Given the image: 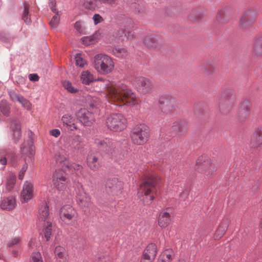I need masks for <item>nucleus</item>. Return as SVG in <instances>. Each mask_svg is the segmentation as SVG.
I'll return each instance as SVG.
<instances>
[{
    "instance_id": "f257e3e1",
    "label": "nucleus",
    "mask_w": 262,
    "mask_h": 262,
    "mask_svg": "<svg viewBox=\"0 0 262 262\" xmlns=\"http://www.w3.org/2000/svg\"><path fill=\"white\" fill-rule=\"evenodd\" d=\"M105 83L103 86L105 89L104 97L108 101L111 99L113 101H124L126 98H133L134 95L132 91L125 85L121 86L115 85L108 81H103Z\"/></svg>"
},
{
    "instance_id": "f03ea898",
    "label": "nucleus",
    "mask_w": 262,
    "mask_h": 262,
    "mask_svg": "<svg viewBox=\"0 0 262 262\" xmlns=\"http://www.w3.org/2000/svg\"><path fill=\"white\" fill-rule=\"evenodd\" d=\"M94 65L95 70L98 73L103 75L112 73L115 67L112 58L103 54H99L95 56Z\"/></svg>"
},
{
    "instance_id": "7ed1b4c3",
    "label": "nucleus",
    "mask_w": 262,
    "mask_h": 262,
    "mask_svg": "<svg viewBox=\"0 0 262 262\" xmlns=\"http://www.w3.org/2000/svg\"><path fill=\"white\" fill-rule=\"evenodd\" d=\"M127 119L120 113H112L105 119V124L111 131L119 132L123 130L127 126Z\"/></svg>"
},
{
    "instance_id": "20e7f679",
    "label": "nucleus",
    "mask_w": 262,
    "mask_h": 262,
    "mask_svg": "<svg viewBox=\"0 0 262 262\" xmlns=\"http://www.w3.org/2000/svg\"><path fill=\"white\" fill-rule=\"evenodd\" d=\"M132 141L134 144L142 145L148 141L149 136V130L144 124H139L135 126L130 132Z\"/></svg>"
},
{
    "instance_id": "39448f33",
    "label": "nucleus",
    "mask_w": 262,
    "mask_h": 262,
    "mask_svg": "<svg viewBox=\"0 0 262 262\" xmlns=\"http://www.w3.org/2000/svg\"><path fill=\"white\" fill-rule=\"evenodd\" d=\"M20 149L26 162V163L23 166L18 175L19 179L22 180L28 168V164L27 163L32 161L35 154V147L33 144L32 141L31 140H28L23 144Z\"/></svg>"
},
{
    "instance_id": "423d86ee",
    "label": "nucleus",
    "mask_w": 262,
    "mask_h": 262,
    "mask_svg": "<svg viewBox=\"0 0 262 262\" xmlns=\"http://www.w3.org/2000/svg\"><path fill=\"white\" fill-rule=\"evenodd\" d=\"M196 166L198 170H201L208 177L213 176L217 169L216 165L206 156H201L198 158Z\"/></svg>"
},
{
    "instance_id": "0eeeda50",
    "label": "nucleus",
    "mask_w": 262,
    "mask_h": 262,
    "mask_svg": "<svg viewBox=\"0 0 262 262\" xmlns=\"http://www.w3.org/2000/svg\"><path fill=\"white\" fill-rule=\"evenodd\" d=\"M160 180V178L155 173L147 174L144 182L141 185L139 193L146 196L153 193L156 190V185Z\"/></svg>"
},
{
    "instance_id": "6e6552de",
    "label": "nucleus",
    "mask_w": 262,
    "mask_h": 262,
    "mask_svg": "<svg viewBox=\"0 0 262 262\" xmlns=\"http://www.w3.org/2000/svg\"><path fill=\"white\" fill-rule=\"evenodd\" d=\"M96 146L106 154L113 156L116 151V143L109 138L97 137L94 139Z\"/></svg>"
},
{
    "instance_id": "1a4fd4ad",
    "label": "nucleus",
    "mask_w": 262,
    "mask_h": 262,
    "mask_svg": "<svg viewBox=\"0 0 262 262\" xmlns=\"http://www.w3.org/2000/svg\"><path fill=\"white\" fill-rule=\"evenodd\" d=\"M123 183L117 178L108 179L105 184L106 193L114 196H119L122 192Z\"/></svg>"
},
{
    "instance_id": "9d476101",
    "label": "nucleus",
    "mask_w": 262,
    "mask_h": 262,
    "mask_svg": "<svg viewBox=\"0 0 262 262\" xmlns=\"http://www.w3.org/2000/svg\"><path fill=\"white\" fill-rule=\"evenodd\" d=\"M160 108L165 114L170 113L177 106V102L175 98L169 95H164L160 97L159 100Z\"/></svg>"
},
{
    "instance_id": "9b49d317",
    "label": "nucleus",
    "mask_w": 262,
    "mask_h": 262,
    "mask_svg": "<svg viewBox=\"0 0 262 262\" xmlns=\"http://www.w3.org/2000/svg\"><path fill=\"white\" fill-rule=\"evenodd\" d=\"M77 119L84 126H91L95 119L93 113L85 108H81L75 113Z\"/></svg>"
},
{
    "instance_id": "f8f14e48",
    "label": "nucleus",
    "mask_w": 262,
    "mask_h": 262,
    "mask_svg": "<svg viewBox=\"0 0 262 262\" xmlns=\"http://www.w3.org/2000/svg\"><path fill=\"white\" fill-rule=\"evenodd\" d=\"M68 182L67 174L63 169H58L55 171L53 177V182L57 189L63 190Z\"/></svg>"
},
{
    "instance_id": "ddd939ff",
    "label": "nucleus",
    "mask_w": 262,
    "mask_h": 262,
    "mask_svg": "<svg viewBox=\"0 0 262 262\" xmlns=\"http://www.w3.org/2000/svg\"><path fill=\"white\" fill-rule=\"evenodd\" d=\"M135 86L137 90L143 94L149 93L153 88L151 80L144 77L137 78L135 82Z\"/></svg>"
},
{
    "instance_id": "4468645a",
    "label": "nucleus",
    "mask_w": 262,
    "mask_h": 262,
    "mask_svg": "<svg viewBox=\"0 0 262 262\" xmlns=\"http://www.w3.org/2000/svg\"><path fill=\"white\" fill-rule=\"evenodd\" d=\"M76 199L77 204L82 209L89 208L92 204L91 196L82 187L77 191Z\"/></svg>"
},
{
    "instance_id": "2eb2a0df",
    "label": "nucleus",
    "mask_w": 262,
    "mask_h": 262,
    "mask_svg": "<svg viewBox=\"0 0 262 262\" xmlns=\"http://www.w3.org/2000/svg\"><path fill=\"white\" fill-rule=\"evenodd\" d=\"M256 17V13L251 9H249L243 13L239 25L242 28H246L250 26L255 21Z\"/></svg>"
},
{
    "instance_id": "dca6fc26",
    "label": "nucleus",
    "mask_w": 262,
    "mask_h": 262,
    "mask_svg": "<svg viewBox=\"0 0 262 262\" xmlns=\"http://www.w3.org/2000/svg\"><path fill=\"white\" fill-rule=\"evenodd\" d=\"M59 215L61 220L66 223L76 219L77 212L72 206L66 205L61 208Z\"/></svg>"
},
{
    "instance_id": "f3484780",
    "label": "nucleus",
    "mask_w": 262,
    "mask_h": 262,
    "mask_svg": "<svg viewBox=\"0 0 262 262\" xmlns=\"http://www.w3.org/2000/svg\"><path fill=\"white\" fill-rule=\"evenodd\" d=\"M34 195L33 185L32 183L26 181L23 185L20 193V201L23 203L28 202Z\"/></svg>"
},
{
    "instance_id": "a211bd4d",
    "label": "nucleus",
    "mask_w": 262,
    "mask_h": 262,
    "mask_svg": "<svg viewBox=\"0 0 262 262\" xmlns=\"http://www.w3.org/2000/svg\"><path fill=\"white\" fill-rule=\"evenodd\" d=\"M157 253V246L152 243L149 244L143 252L141 262H152Z\"/></svg>"
},
{
    "instance_id": "6ab92c4d",
    "label": "nucleus",
    "mask_w": 262,
    "mask_h": 262,
    "mask_svg": "<svg viewBox=\"0 0 262 262\" xmlns=\"http://www.w3.org/2000/svg\"><path fill=\"white\" fill-rule=\"evenodd\" d=\"M86 160L88 166L94 171L98 170L102 166V163L100 156L97 154H92L89 155Z\"/></svg>"
},
{
    "instance_id": "aec40b11",
    "label": "nucleus",
    "mask_w": 262,
    "mask_h": 262,
    "mask_svg": "<svg viewBox=\"0 0 262 262\" xmlns=\"http://www.w3.org/2000/svg\"><path fill=\"white\" fill-rule=\"evenodd\" d=\"M250 110V102L248 100H244L239 108L237 119L240 122L244 121L248 117Z\"/></svg>"
},
{
    "instance_id": "412c9836",
    "label": "nucleus",
    "mask_w": 262,
    "mask_h": 262,
    "mask_svg": "<svg viewBox=\"0 0 262 262\" xmlns=\"http://www.w3.org/2000/svg\"><path fill=\"white\" fill-rule=\"evenodd\" d=\"M10 127L13 139L16 142L20 139L21 135L19 121L16 119H12L10 123Z\"/></svg>"
},
{
    "instance_id": "4be33fe9",
    "label": "nucleus",
    "mask_w": 262,
    "mask_h": 262,
    "mask_svg": "<svg viewBox=\"0 0 262 262\" xmlns=\"http://www.w3.org/2000/svg\"><path fill=\"white\" fill-rule=\"evenodd\" d=\"M16 205V200L15 198L12 196H10L4 198L2 200L1 203V207L3 209L10 210L14 209Z\"/></svg>"
},
{
    "instance_id": "5701e85b",
    "label": "nucleus",
    "mask_w": 262,
    "mask_h": 262,
    "mask_svg": "<svg viewBox=\"0 0 262 262\" xmlns=\"http://www.w3.org/2000/svg\"><path fill=\"white\" fill-rule=\"evenodd\" d=\"M171 215L169 212L162 211L158 217V224L161 228L166 227L170 223Z\"/></svg>"
},
{
    "instance_id": "b1692460",
    "label": "nucleus",
    "mask_w": 262,
    "mask_h": 262,
    "mask_svg": "<svg viewBox=\"0 0 262 262\" xmlns=\"http://www.w3.org/2000/svg\"><path fill=\"white\" fill-rule=\"evenodd\" d=\"M61 121L63 125L71 130L77 129V126L74 123V120L71 115L69 114L64 115L61 118Z\"/></svg>"
},
{
    "instance_id": "393cba45",
    "label": "nucleus",
    "mask_w": 262,
    "mask_h": 262,
    "mask_svg": "<svg viewBox=\"0 0 262 262\" xmlns=\"http://www.w3.org/2000/svg\"><path fill=\"white\" fill-rule=\"evenodd\" d=\"M252 51L255 56L262 55V35L257 36L254 39Z\"/></svg>"
},
{
    "instance_id": "a878e982",
    "label": "nucleus",
    "mask_w": 262,
    "mask_h": 262,
    "mask_svg": "<svg viewBox=\"0 0 262 262\" xmlns=\"http://www.w3.org/2000/svg\"><path fill=\"white\" fill-rule=\"evenodd\" d=\"M174 256V252L171 249H166L160 255L158 262H171Z\"/></svg>"
},
{
    "instance_id": "bb28decb",
    "label": "nucleus",
    "mask_w": 262,
    "mask_h": 262,
    "mask_svg": "<svg viewBox=\"0 0 262 262\" xmlns=\"http://www.w3.org/2000/svg\"><path fill=\"white\" fill-rule=\"evenodd\" d=\"M228 226V222L226 220L222 221L220 224L216 232L214 234V238L215 239H220L225 234Z\"/></svg>"
},
{
    "instance_id": "cd10ccee",
    "label": "nucleus",
    "mask_w": 262,
    "mask_h": 262,
    "mask_svg": "<svg viewBox=\"0 0 262 262\" xmlns=\"http://www.w3.org/2000/svg\"><path fill=\"white\" fill-rule=\"evenodd\" d=\"M49 214L48 206H47V203H45L43 205L40 207L39 210V220L41 221H42L43 223L47 222V221H49L48 220V216Z\"/></svg>"
},
{
    "instance_id": "c85d7f7f",
    "label": "nucleus",
    "mask_w": 262,
    "mask_h": 262,
    "mask_svg": "<svg viewBox=\"0 0 262 262\" xmlns=\"http://www.w3.org/2000/svg\"><path fill=\"white\" fill-rule=\"evenodd\" d=\"M54 252L57 258L59 259L60 262L61 260L63 262L66 261L67 259V252L63 247L60 246L56 247Z\"/></svg>"
},
{
    "instance_id": "c756f323",
    "label": "nucleus",
    "mask_w": 262,
    "mask_h": 262,
    "mask_svg": "<svg viewBox=\"0 0 262 262\" xmlns=\"http://www.w3.org/2000/svg\"><path fill=\"white\" fill-rule=\"evenodd\" d=\"M70 146L71 148L80 150L83 147L82 140L79 136H76L72 138L70 141Z\"/></svg>"
},
{
    "instance_id": "7c9ffc66",
    "label": "nucleus",
    "mask_w": 262,
    "mask_h": 262,
    "mask_svg": "<svg viewBox=\"0 0 262 262\" xmlns=\"http://www.w3.org/2000/svg\"><path fill=\"white\" fill-rule=\"evenodd\" d=\"M81 80L82 83L86 85H89L95 80L93 75L89 71H83L81 73Z\"/></svg>"
},
{
    "instance_id": "2f4dec72",
    "label": "nucleus",
    "mask_w": 262,
    "mask_h": 262,
    "mask_svg": "<svg viewBox=\"0 0 262 262\" xmlns=\"http://www.w3.org/2000/svg\"><path fill=\"white\" fill-rule=\"evenodd\" d=\"M88 105L92 110L98 109L100 105L99 99L96 97L88 96L86 98Z\"/></svg>"
},
{
    "instance_id": "473e14b6",
    "label": "nucleus",
    "mask_w": 262,
    "mask_h": 262,
    "mask_svg": "<svg viewBox=\"0 0 262 262\" xmlns=\"http://www.w3.org/2000/svg\"><path fill=\"white\" fill-rule=\"evenodd\" d=\"M99 36L97 32L95 33L92 35L89 36H84L81 38L82 43L86 46L93 44L96 42Z\"/></svg>"
},
{
    "instance_id": "72a5a7b5",
    "label": "nucleus",
    "mask_w": 262,
    "mask_h": 262,
    "mask_svg": "<svg viewBox=\"0 0 262 262\" xmlns=\"http://www.w3.org/2000/svg\"><path fill=\"white\" fill-rule=\"evenodd\" d=\"M230 92L227 91H222L218 98V102L220 105H224L228 103L230 100Z\"/></svg>"
},
{
    "instance_id": "f704fd0d",
    "label": "nucleus",
    "mask_w": 262,
    "mask_h": 262,
    "mask_svg": "<svg viewBox=\"0 0 262 262\" xmlns=\"http://www.w3.org/2000/svg\"><path fill=\"white\" fill-rule=\"evenodd\" d=\"M10 105L5 100H3L0 102L1 112L5 116H9L10 113Z\"/></svg>"
},
{
    "instance_id": "c9c22d12",
    "label": "nucleus",
    "mask_w": 262,
    "mask_h": 262,
    "mask_svg": "<svg viewBox=\"0 0 262 262\" xmlns=\"http://www.w3.org/2000/svg\"><path fill=\"white\" fill-rule=\"evenodd\" d=\"M252 142L255 146H259L262 144V129L258 128L256 129Z\"/></svg>"
},
{
    "instance_id": "e433bc0d",
    "label": "nucleus",
    "mask_w": 262,
    "mask_h": 262,
    "mask_svg": "<svg viewBox=\"0 0 262 262\" xmlns=\"http://www.w3.org/2000/svg\"><path fill=\"white\" fill-rule=\"evenodd\" d=\"M55 159L57 163L61 166L62 169H64V167L69 168V162L66 157L61 154L57 155L55 156Z\"/></svg>"
},
{
    "instance_id": "4c0bfd02",
    "label": "nucleus",
    "mask_w": 262,
    "mask_h": 262,
    "mask_svg": "<svg viewBox=\"0 0 262 262\" xmlns=\"http://www.w3.org/2000/svg\"><path fill=\"white\" fill-rule=\"evenodd\" d=\"M24 6V9L22 14V19L26 24L29 25L31 23V19L29 11V5L28 3H25Z\"/></svg>"
},
{
    "instance_id": "58836bf2",
    "label": "nucleus",
    "mask_w": 262,
    "mask_h": 262,
    "mask_svg": "<svg viewBox=\"0 0 262 262\" xmlns=\"http://www.w3.org/2000/svg\"><path fill=\"white\" fill-rule=\"evenodd\" d=\"M44 227V234L46 240L48 241L50 238L52 234V224L50 221H47L46 223H43Z\"/></svg>"
},
{
    "instance_id": "ea45409f",
    "label": "nucleus",
    "mask_w": 262,
    "mask_h": 262,
    "mask_svg": "<svg viewBox=\"0 0 262 262\" xmlns=\"http://www.w3.org/2000/svg\"><path fill=\"white\" fill-rule=\"evenodd\" d=\"M15 184V177L13 174H10L7 178L6 187L8 190H11Z\"/></svg>"
},
{
    "instance_id": "a19ab883",
    "label": "nucleus",
    "mask_w": 262,
    "mask_h": 262,
    "mask_svg": "<svg viewBox=\"0 0 262 262\" xmlns=\"http://www.w3.org/2000/svg\"><path fill=\"white\" fill-rule=\"evenodd\" d=\"M60 12L57 11L55 13V15L52 17V19L51 20L50 24L52 28H55L58 26L60 20Z\"/></svg>"
},
{
    "instance_id": "79ce46f5",
    "label": "nucleus",
    "mask_w": 262,
    "mask_h": 262,
    "mask_svg": "<svg viewBox=\"0 0 262 262\" xmlns=\"http://www.w3.org/2000/svg\"><path fill=\"white\" fill-rule=\"evenodd\" d=\"M17 101L19 102L24 108L28 110H31V103L23 96H20Z\"/></svg>"
},
{
    "instance_id": "37998d69",
    "label": "nucleus",
    "mask_w": 262,
    "mask_h": 262,
    "mask_svg": "<svg viewBox=\"0 0 262 262\" xmlns=\"http://www.w3.org/2000/svg\"><path fill=\"white\" fill-rule=\"evenodd\" d=\"M75 59L76 65L80 67H83L86 63L85 60L83 59L81 54H76Z\"/></svg>"
},
{
    "instance_id": "c03bdc74",
    "label": "nucleus",
    "mask_w": 262,
    "mask_h": 262,
    "mask_svg": "<svg viewBox=\"0 0 262 262\" xmlns=\"http://www.w3.org/2000/svg\"><path fill=\"white\" fill-rule=\"evenodd\" d=\"M62 85L64 88L71 93H75L77 92V90L74 88L69 81H64L62 82Z\"/></svg>"
},
{
    "instance_id": "a18cd8bd",
    "label": "nucleus",
    "mask_w": 262,
    "mask_h": 262,
    "mask_svg": "<svg viewBox=\"0 0 262 262\" xmlns=\"http://www.w3.org/2000/svg\"><path fill=\"white\" fill-rule=\"evenodd\" d=\"M30 262H43L41 254L39 252H33Z\"/></svg>"
},
{
    "instance_id": "49530a36",
    "label": "nucleus",
    "mask_w": 262,
    "mask_h": 262,
    "mask_svg": "<svg viewBox=\"0 0 262 262\" xmlns=\"http://www.w3.org/2000/svg\"><path fill=\"white\" fill-rule=\"evenodd\" d=\"M113 52L117 56H124L127 54V51L124 48H116Z\"/></svg>"
},
{
    "instance_id": "de8ad7c7",
    "label": "nucleus",
    "mask_w": 262,
    "mask_h": 262,
    "mask_svg": "<svg viewBox=\"0 0 262 262\" xmlns=\"http://www.w3.org/2000/svg\"><path fill=\"white\" fill-rule=\"evenodd\" d=\"M9 95L11 99L13 101H18L21 95L17 94L14 90H10L8 92Z\"/></svg>"
},
{
    "instance_id": "09e8293b",
    "label": "nucleus",
    "mask_w": 262,
    "mask_h": 262,
    "mask_svg": "<svg viewBox=\"0 0 262 262\" xmlns=\"http://www.w3.org/2000/svg\"><path fill=\"white\" fill-rule=\"evenodd\" d=\"M26 80V79L25 77L20 75H17L15 77L14 83L18 85L25 84Z\"/></svg>"
},
{
    "instance_id": "8fccbe9b",
    "label": "nucleus",
    "mask_w": 262,
    "mask_h": 262,
    "mask_svg": "<svg viewBox=\"0 0 262 262\" xmlns=\"http://www.w3.org/2000/svg\"><path fill=\"white\" fill-rule=\"evenodd\" d=\"M101 4H107L111 6H115L117 4V0H95Z\"/></svg>"
},
{
    "instance_id": "3c124183",
    "label": "nucleus",
    "mask_w": 262,
    "mask_h": 262,
    "mask_svg": "<svg viewBox=\"0 0 262 262\" xmlns=\"http://www.w3.org/2000/svg\"><path fill=\"white\" fill-rule=\"evenodd\" d=\"M75 29L80 33H84V29L80 21H76L74 24Z\"/></svg>"
},
{
    "instance_id": "603ef678",
    "label": "nucleus",
    "mask_w": 262,
    "mask_h": 262,
    "mask_svg": "<svg viewBox=\"0 0 262 262\" xmlns=\"http://www.w3.org/2000/svg\"><path fill=\"white\" fill-rule=\"evenodd\" d=\"M95 25H97L103 21V18L98 14H95L93 17Z\"/></svg>"
},
{
    "instance_id": "864d4df0",
    "label": "nucleus",
    "mask_w": 262,
    "mask_h": 262,
    "mask_svg": "<svg viewBox=\"0 0 262 262\" xmlns=\"http://www.w3.org/2000/svg\"><path fill=\"white\" fill-rule=\"evenodd\" d=\"M144 43L147 47L149 48H152L154 47L152 38L149 37L146 38L144 39Z\"/></svg>"
},
{
    "instance_id": "5fc2aeb1",
    "label": "nucleus",
    "mask_w": 262,
    "mask_h": 262,
    "mask_svg": "<svg viewBox=\"0 0 262 262\" xmlns=\"http://www.w3.org/2000/svg\"><path fill=\"white\" fill-rule=\"evenodd\" d=\"M49 6L51 9V10L56 13L57 11L55 8L56 6V1L55 0H49Z\"/></svg>"
},
{
    "instance_id": "6e6d98bb",
    "label": "nucleus",
    "mask_w": 262,
    "mask_h": 262,
    "mask_svg": "<svg viewBox=\"0 0 262 262\" xmlns=\"http://www.w3.org/2000/svg\"><path fill=\"white\" fill-rule=\"evenodd\" d=\"M20 239L19 237H15L13 238L9 243V246L17 245L20 243Z\"/></svg>"
},
{
    "instance_id": "4d7b16f0",
    "label": "nucleus",
    "mask_w": 262,
    "mask_h": 262,
    "mask_svg": "<svg viewBox=\"0 0 262 262\" xmlns=\"http://www.w3.org/2000/svg\"><path fill=\"white\" fill-rule=\"evenodd\" d=\"M50 133L52 136L55 137H58L60 134V131L58 129H53Z\"/></svg>"
},
{
    "instance_id": "13d9d810",
    "label": "nucleus",
    "mask_w": 262,
    "mask_h": 262,
    "mask_svg": "<svg viewBox=\"0 0 262 262\" xmlns=\"http://www.w3.org/2000/svg\"><path fill=\"white\" fill-rule=\"evenodd\" d=\"M29 79L31 81H37L39 80V77L36 74H31L29 75Z\"/></svg>"
},
{
    "instance_id": "bf43d9fd",
    "label": "nucleus",
    "mask_w": 262,
    "mask_h": 262,
    "mask_svg": "<svg viewBox=\"0 0 262 262\" xmlns=\"http://www.w3.org/2000/svg\"><path fill=\"white\" fill-rule=\"evenodd\" d=\"M69 168H73L74 170L77 171H80L82 169V166L81 165L77 164H74L71 166H69Z\"/></svg>"
},
{
    "instance_id": "052dcab7",
    "label": "nucleus",
    "mask_w": 262,
    "mask_h": 262,
    "mask_svg": "<svg viewBox=\"0 0 262 262\" xmlns=\"http://www.w3.org/2000/svg\"><path fill=\"white\" fill-rule=\"evenodd\" d=\"M181 127V123L180 122H176L174 123L172 128L173 130H176V129H179L180 127Z\"/></svg>"
},
{
    "instance_id": "680f3d73",
    "label": "nucleus",
    "mask_w": 262,
    "mask_h": 262,
    "mask_svg": "<svg viewBox=\"0 0 262 262\" xmlns=\"http://www.w3.org/2000/svg\"><path fill=\"white\" fill-rule=\"evenodd\" d=\"M7 164V159L6 158H2L0 159V164L5 165Z\"/></svg>"
},
{
    "instance_id": "e2e57ef3",
    "label": "nucleus",
    "mask_w": 262,
    "mask_h": 262,
    "mask_svg": "<svg viewBox=\"0 0 262 262\" xmlns=\"http://www.w3.org/2000/svg\"><path fill=\"white\" fill-rule=\"evenodd\" d=\"M203 68H204V70L205 71V72H206V73H207L208 74H211V72H209L208 71V70H207V69L206 66H204V67H203Z\"/></svg>"
},
{
    "instance_id": "0e129e2a",
    "label": "nucleus",
    "mask_w": 262,
    "mask_h": 262,
    "mask_svg": "<svg viewBox=\"0 0 262 262\" xmlns=\"http://www.w3.org/2000/svg\"><path fill=\"white\" fill-rule=\"evenodd\" d=\"M0 39H1V40H2V41H3L4 42H7L8 41V38H7L1 37Z\"/></svg>"
},
{
    "instance_id": "69168bd1",
    "label": "nucleus",
    "mask_w": 262,
    "mask_h": 262,
    "mask_svg": "<svg viewBox=\"0 0 262 262\" xmlns=\"http://www.w3.org/2000/svg\"><path fill=\"white\" fill-rule=\"evenodd\" d=\"M176 262H185V259H184L183 258H180V259H178V260H177Z\"/></svg>"
},
{
    "instance_id": "338daca9",
    "label": "nucleus",
    "mask_w": 262,
    "mask_h": 262,
    "mask_svg": "<svg viewBox=\"0 0 262 262\" xmlns=\"http://www.w3.org/2000/svg\"><path fill=\"white\" fill-rule=\"evenodd\" d=\"M154 199H155V197H154V195H150V197H149V200H150V201H152V200H153Z\"/></svg>"
},
{
    "instance_id": "774afa93",
    "label": "nucleus",
    "mask_w": 262,
    "mask_h": 262,
    "mask_svg": "<svg viewBox=\"0 0 262 262\" xmlns=\"http://www.w3.org/2000/svg\"><path fill=\"white\" fill-rule=\"evenodd\" d=\"M144 203L145 204L148 205L149 203H148L146 200H144Z\"/></svg>"
}]
</instances>
